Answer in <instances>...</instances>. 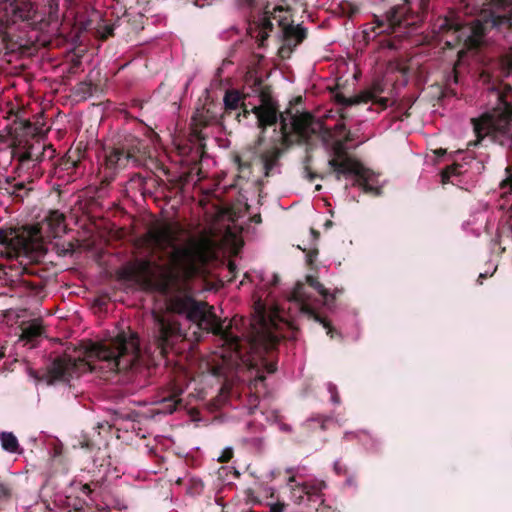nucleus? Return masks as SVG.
<instances>
[{
	"instance_id": "nucleus-3",
	"label": "nucleus",
	"mask_w": 512,
	"mask_h": 512,
	"mask_svg": "<svg viewBox=\"0 0 512 512\" xmlns=\"http://www.w3.org/2000/svg\"><path fill=\"white\" fill-rule=\"evenodd\" d=\"M509 21L506 15L491 13L488 17L482 16L465 22L460 13L451 11L449 15L434 21L431 26V41L443 43V47L460 46L458 57L463 61L468 53H474L484 43L488 27L499 26Z\"/></svg>"
},
{
	"instance_id": "nucleus-32",
	"label": "nucleus",
	"mask_w": 512,
	"mask_h": 512,
	"mask_svg": "<svg viewBox=\"0 0 512 512\" xmlns=\"http://www.w3.org/2000/svg\"><path fill=\"white\" fill-rule=\"evenodd\" d=\"M331 225H332V222H331V221H327V222L325 223V226H326L327 228H328V227H331Z\"/></svg>"
},
{
	"instance_id": "nucleus-26",
	"label": "nucleus",
	"mask_w": 512,
	"mask_h": 512,
	"mask_svg": "<svg viewBox=\"0 0 512 512\" xmlns=\"http://www.w3.org/2000/svg\"><path fill=\"white\" fill-rule=\"evenodd\" d=\"M194 5L198 6V7H203L205 5V3H202L199 0H195Z\"/></svg>"
},
{
	"instance_id": "nucleus-2",
	"label": "nucleus",
	"mask_w": 512,
	"mask_h": 512,
	"mask_svg": "<svg viewBox=\"0 0 512 512\" xmlns=\"http://www.w3.org/2000/svg\"><path fill=\"white\" fill-rule=\"evenodd\" d=\"M223 101L227 110L242 108L245 115H255L262 132L253 147V153L259 158L266 176L275 172L283 146L295 142L310 143L313 138H317L334 154L328 163L334 169L337 180H340L341 175L353 176L365 192L380 194L378 175L345 155L346 144L353 137L346 131L343 120L335 124L332 130L306 112H293L289 109L279 115L275 101L262 92L258 79L254 80L251 87L227 90Z\"/></svg>"
},
{
	"instance_id": "nucleus-28",
	"label": "nucleus",
	"mask_w": 512,
	"mask_h": 512,
	"mask_svg": "<svg viewBox=\"0 0 512 512\" xmlns=\"http://www.w3.org/2000/svg\"><path fill=\"white\" fill-rule=\"evenodd\" d=\"M5 356V350H4V347H1L0 348V359L3 358Z\"/></svg>"
},
{
	"instance_id": "nucleus-6",
	"label": "nucleus",
	"mask_w": 512,
	"mask_h": 512,
	"mask_svg": "<svg viewBox=\"0 0 512 512\" xmlns=\"http://www.w3.org/2000/svg\"><path fill=\"white\" fill-rule=\"evenodd\" d=\"M140 148L129 149L126 153L120 149H111L105 153L104 164L100 167V173L103 174L105 181L113 179L117 170L122 169L130 161L136 162V153Z\"/></svg>"
},
{
	"instance_id": "nucleus-7",
	"label": "nucleus",
	"mask_w": 512,
	"mask_h": 512,
	"mask_svg": "<svg viewBox=\"0 0 512 512\" xmlns=\"http://www.w3.org/2000/svg\"><path fill=\"white\" fill-rule=\"evenodd\" d=\"M382 92V85L381 83L377 82L374 83L370 89H367L353 97L338 95L337 101L343 106H352L356 104L372 102L373 104H378L383 109L387 107L389 100L388 98L380 96Z\"/></svg>"
},
{
	"instance_id": "nucleus-13",
	"label": "nucleus",
	"mask_w": 512,
	"mask_h": 512,
	"mask_svg": "<svg viewBox=\"0 0 512 512\" xmlns=\"http://www.w3.org/2000/svg\"><path fill=\"white\" fill-rule=\"evenodd\" d=\"M10 6L14 16L20 20H29L32 18V5L28 2L18 3L17 0H11Z\"/></svg>"
},
{
	"instance_id": "nucleus-25",
	"label": "nucleus",
	"mask_w": 512,
	"mask_h": 512,
	"mask_svg": "<svg viewBox=\"0 0 512 512\" xmlns=\"http://www.w3.org/2000/svg\"><path fill=\"white\" fill-rule=\"evenodd\" d=\"M235 269H236V267H235L234 263H231V262H230V263H229V270H230V272H231V273H234Z\"/></svg>"
},
{
	"instance_id": "nucleus-24",
	"label": "nucleus",
	"mask_w": 512,
	"mask_h": 512,
	"mask_svg": "<svg viewBox=\"0 0 512 512\" xmlns=\"http://www.w3.org/2000/svg\"><path fill=\"white\" fill-rule=\"evenodd\" d=\"M280 429L283 430V431H290V427L288 425H286V424H282L280 426Z\"/></svg>"
},
{
	"instance_id": "nucleus-18",
	"label": "nucleus",
	"mask_w": 512,
	"mask_h": 512,
	"mask_svg": "<svg viewBox=\"0 0 512 512\" xmlns=\"http://www.w3.org/2000/svg\"><path fill=\"white\" fill-rule=\"evenodd\" d=\"M9 497H10L9 488L4 484H0V502L6 501Z\"/></svg>"
},
{
	"instance_id": "nucleus-9",
	"label": "nucleus",
	"mask_w": 512,
	"mask_h": 512,
	"mask_svg": "<svg viewBox=\"0 0 512 512\" xmlns=\"http://www.w3.org/2000/svg\"><path fill=\"white\" fill-rule=\"evenodd\" d=\"M184 392V387L178 383V380L170 383L167 391L163 395V397L158 401L161 405L159 408V412L165 414L173 413L177 405L182 403V399L180 398L181 394Z\"/></svg>"
},
{
	"instance_id": "nucleus-34",
	"label": "nucleus",
	"mask_w": 512,
	"mask_h": 512,
	"mask_svg": "<svg viewBox=\"0 0 512 512\" xmlns=\"http://www.w3.org/2000/svg\"><path fill=\"white\" fill-rule=\"evenodd\" d=\"M277 418H278V415L273 413V420H275V421H276V420H277Z\"/></svg>"
},
{
	"instance_id": "nucleus-15",
	"label": "nucleus",
	"mask_w": 512,
	"mask_h": 512,
	"mask_svg": "<svg viewBox=\"0 0 512 512\" xmlns=\"http://www.w3.org/2000/svg\"><path fill=\"white\" fill-rule=\"evenodd\" d=\"M461 171L459 170V166L457 165H454V166H450L448 167L447 169H445L443 172H442V182L443 183H447L450 181V178L454 175H458L460 174Z\"/></svg>"
},
{
	"instance_id": "nucleus-21",
	"label": "nucleus",
	"mask_w": 512,
	"mask_h": 512,
	"mask_svg": "<svg viewBox=\"0 0 512 512\" xmlns=\"http://www.w3.org/2000/svg\"><path fill=\"white\" fill-rule=\"evenodd\" d=\"M350 435H354V433H351V432L346 433L345 437L348 438ZM355 436L359 437L361 441H363V438H368V435L366 433H364V432H361L359 434H355Z\"/></svg>"
},
{
	"instance_id": "nucleus-11",
	"label": "nucleus",
	"mask_w": 512,
	"mask_h": 512,
	"mask_svg": "<svg viewBox=\"0 0 512 512\" xmlns=\"http://www.w3.org/2000/svg\"><path fill=\"white\" fill-rule=\"evenodd\" d=\"M53 237H58L65 232L64 215L59 211H51L46 217L45 224Z\"/></svg>"
},
{
	"instance_id": "nucleus-23",
	"label": "nucleus",
	"mask_w": 512,
	"mask_h": 512,
	"mask_svg": "<svg viewBox=\"0 0 512 512\" xmlns=\"http://www.w3.org/2000/svg\"><path fill=\"white\" fill-rule=\"evenodd\" d=\"M270 512H283V506L275 504L271 507Z\"/></svg>"
},
{
	"instance_id": "nucleus-20",
	"label": "nucleus",
	"mask_w": 512,
	"mask_h": 512,
	"mask_svg": "<svg viewBox=\"0 0 512 512\" xmlns=\"http://www.w3.org/2000/svg\"><path fill=\"white\" fill-rule=\"evenodd\" d=\"M334 470L337 474H341L345 471L344 467L341 465L340 461H335Z\"/></svg>"
},
{
	"instance_id": "nucleus-4",
	"label": "nucleus",
	"mask_w": 512,
	"mask_h": 512,
	"mask_svg": "<svg viewBox=\"0 0 512 512\" xmlns=\"http://www.w3.org/2000/svg\"><path fill=\"white\" fill-rule=\"evenodd\" d=\"M287 15L288 12L280 5H275L272 10L267 6L258 22L250 25L249 33L251 37L255 38L259 45H263L269 32L273 29V21H276L281 27L286 45L289 47L297 46L306 37V30L300 25L294 26L289 24Z\"/></svg>"
},
{
	"instance_id": "nucleus-19",
	"label": "nucleus",
	"mask_w": 512,
	"mask_h": 512,
	"mask_svg": "<svg viewBox=\"0 0 512 512\" xmlns=\"http://www.w3.org/2000/svg\"><path fill=\"white\" fill-rule=\"evenodd\" d=\"M8 237L5 231L0 229V245H7L8 244Z\"/></svg>"
},
{
	"instance_id": "nucleus-1",
	"label": "nucleus",
	"mask_w": 512,
	"mask_h": 512,
	"mask_svg": "<svg viewBox=\"0 0 512 512\" xmlns=\"http://www.w3.org/2000/svg\"><path fill=\"white\" fill-rule=\"evenodd\" d=\"M183 232L178 222L150 228L148 243L162 254L160 258L165 262L140 259L132 267L133 275L162 294L166 301V311L152 313L148 346L142 350L135 333L123 332L108 343L92 344L84 358L64 355L55 359L48 371L50 382H68L88 371H127L164 357L176 342L190 338L178 321L180 316L192 325L191 336L195 340L200 339L201 331L217 337L219 347L206 368L211 375L224 378L225 385L235 376L239 381L249 380L256 388L264 381V373L275 372L276 365L265 354L270 355L280 339L295 338L294 321L298 315L313 317L327 330V335L334 337V329L317 311L322 305L330 308L335 296L312 276L305 283L298 282L292 293L278 303L271 291L278 283L276 274L245 273L246 279L256 283L252 317L247 323L234 319L224 327L206 303L194 300L189 283L201 264L216 257L217 241L212 232L203 231L185 246H179L177 241Z\"/></svg>"
},
{
	"instance_id": "nucleus-37",
	"label": "nucleus",
	"mask_w": 512,
	"mask_h": 512,
	"mask_svg": "<svg viewBox=\"0 0 512 512\" xmlns=\"http://www.w3.org/2000/svg\"><path fill=\"white\" fill-rule=\"evenodd\" d=\"M316 190H320L321 189V185H316Z\"/></svg>"
},
{
	"instance_id": "nucleus-35",
	"label": "nucleus",
	"mask_w": 512,
	"mask_h": 512,
	"mask_svg": "<svg viewBox=\"0 0 512 512\" xmlns=\"http://www.w3.org/2000/svg\"><path fill=\"white\" fill-rule=\"evenodd\" d=\"M364 446H366L368 449L372 448V445L368 446V444L366 442H364Z\"/></svg>"
},
{
	"instance_id": "nucleus-39",
	"label": "nucleus",
	"mask_w": 512,
	"mask_h": 512,
	"mask_svg": "<svg viewBox=\"0 0 512 512\" xmlns=\"http://www.w3.org/2000/svg\"><path fill=\"white\" fill-rule=\"evenodd\" d=\"M438 152H439V153H441V154H444V153H445V150H442V149H441V150H439Z\"/></svg>"
},
{
	"instance_id": "nucleus-40",
	"label": "nucleus",
	"mask_w": 512,
	"mask_h": 512,
	"mask_svg": "<svg viewBox=\"0 0 512 512\" xmlns=\"http://www.w3.org/2000/svg\"><path fill=\"white\" fill-rule=\"evenodd\" d=\"M3 142V136L0 135V144Z\"/></svg>"
},
{
	"instance_id": "nucleus-31",
	"label": "nucleus",
	"mask_w": 512,
	"mask_h": 512,
	"mask_svg": "<svg viewBox=\"0 0 512 512\" xmlns=\"http://www.w3.org/2000/svg\"><path fill=\"white\" fill-rule=\"evenodd\" d=\"M419 6H420L421 8H423V7H424V0H419Z\"/></svg>"
},
{
	"instance_id": "nucleus-14",
	"label": "nucleus",
	"mask_w": 512,
	"mask_h": 512,
	"mask_svg": "<svg viewBox=\"0 0 512 512\" xmlns=\"http://www.w3.org/2000/svg\"><path fill=\"white\" fill-rule=\"evenodd\" d=\"M15 250H16L17 256L23 255L31 260H34L36 258L33 255L32 246L29 241H26V240L21 241Z\"/></svg>"
},
{
	"instance_id": "nucleus-10",
	"label": "nucleus",
	"mask_w": 512,
	"mask_h": 512,
	"mask_svg": "<svg viewBox=\"0 0 512 512\" xmlns=\"http://www.w3.org/2000/svg\"><path fill=\"white\" fill-rule=\"evenodd\" d=\"M43 328L39 320H32L22 327V333L19 341L34 347L37 339L42 335Z\"/></svg>"
},
{
	"instance_id": "nucleus-12",
	"label": "nucleus",
	"mask_w": 512,
	"mask_h": 512,
	"mask_svg": "<svg viewBox=\"0 0 512 512\" xmlns=\"http://www.w3.org/2000/svg\"><path fill=\"white\" fill-rule=\"evenodd\" d=\"M2 448L9 453H22L17 437L12 432H2L0 434Z\"/></svg>"
},
{
	"instance_id": "nucleus-22",
	"label": "nucleus",
	"mask_w": 512,
	"mask_h": 512,
	"mask_svg": "<svg viewBox=\"0 0 512 512\" xmlns=\"http://www.w3.org/2000/svg\"><path fill=\"white\" fill-rule=\"evenodd\" d=\"M236 2L240 6H251L253 3V0H236Z\"/></svg>"
},
{
	"instance_id": "nucleus-8",
	"label": "nucleus",
	"mask_w": 512,
	"mask_h": 512,
	"mask_svg": "<svg viewBox=\"0 0 512 512\" xmlns=\"http://www.w3.org/2000/svg\"><path fill=\"white\" fill-rule=\"evenodd\" d=\"M295 482V476H291L288 480V485L292 488V497L296 503H301L304 496L318 497L322 490L326 488V483L319 479H310L304 483H297L293 485Z\"/></svg>"
},
{
	"instance_id": "nucleus-27",
	"label": "nucleus",
	"mask_w": 512,
	"mask_h": 512,
	"mask_svg": "<svg viewBox=\"0 0 512 512\" xmlns=\"http://www.w3.org/2000/svg\"><path fill=\"white\" fill-rule=\"evenodd\" d=\"M237 163H238V166H239V169L242 170L243 169V166L244 164L240 161L239 158L236 159Z\"/></svg>"
},
{
	"instance_id": "nucleus-17",
	"label": "nucleus",
	"mask_w": 512,
	"mask_h": 512,
	"mask_svg": "<svg viewBox=\"0 0 512 512\" xmlns=\"http://www.w3.org/2000/svg\"><path fill=\"white\" fill-rule=\"evenodd\" d=\"M233 456V449L231 447H226L221 455L218 457V461L225 463L228 462Z\"/></svg>"
},
{
	"instance_id": "nucleus-29",
	"label": "nucleus",
	"mask_w": 512,
	"mask_h": 512,
	"mask_svg": "<svg viewBox=\"0 0 512 512\" xmlns=\"http://www.w3.org/2000/svg\"><path fill=\"white\" fill-rule=\"evenodd\" d=\"M307 176L309 177L310 180H312L315 175H313L311 172H307Z\"/></svg>"
},
{
	"instance_id": "nucleus-36",
	"label": "nucleus",
	"mask_w": 512,
	"mask_h": 512,
	"mask_svg": "<svg viewBox=\"0 0 512 512\" xmlns=\"http://www.w3.org/2000/svg\"><path fill=\"white\" fill-rule=\"evenodd\" d=\"M505 90L510 91V90H511V87H510V86H506V87H505Z\"/></svg>"
},
{
	"instance_id": "nucleus-30",
	"label": "nucleus",
	"mask_w": 512,
	"mask_h": 512,
	"mask_svg": "<svg viewBox=\"0 0 512 512\" xmlns=\"http://www.w3.org/2000/svg\"><path fill=\"white\" fill-rule=\"evenodd\" d=\"M112 34V29L111 28H108L107 30V34L105 35V37L109 36Z\"/></svg>"
},
{
	"instance_id": "nucleus-16",
	"label": "nucleus",
	"mask_w": 512,
	"mask_h": 512,
	"mask_svg": "<svg viewBox=\"0 0 512 512\" xmlns=\"http://www.w3.org/2000/svg\"><path fill=\"white\" fill-rule=\"evenodd\" d=\"M327 390L330 393V400L333 404H340V397L336 385L333 383H327Z\"/></svg>"
},
{
	"instance_id": "nucleus-33",
	"label": "nucleus",
	"mask_w": 512,
	"mask_h": 512,
	"mask_svg": "<svg viewBox=\"0 0 512 512\" xmlns=\"http://www.w3.org/2000/svg\"><path fill=\"white\" fill-rule=\"evenodd\" d=\"M486 276H487L486 274H482V273H481V274L479 275V280H480V279H482V278H485Z\"/></svg>"
},
{
	"instance_id": "nucleus-38",
	"label": "nucleus",
	"mask_w": 512,
	"mask_h": 512,
	"mask_svg": "<svg viewBox=\"0 0 512 512\" xmlns=\"http://www.w3.org/2000/svg\"><path fill=\"white\" fill-rule=\"evenodd\" d=\"M356 11H357V8L355 7V8H353V9H352V12H351V13L353 14V13H355Z\"/></svg>"
},
{
	"instance_id": "nucleus-5",
	"label": "nucleus",
	"mask_w": 512,
	"mask_h": 512,
	"mask_svg": "<svg viewBox=\"0 0 512 512\" xmlns=\"http://www.w3.org/2000/svg\"><path fill=\"white\" fill-rule=\"evenodd\" d=\"M406 12L405 6L395 5L385 16H374L373 21L364 26V39L371 41L383 33L394 34L395 38L411 35L417 30L416 21L406 16Z\"/></svg>"
}]
</instances>
